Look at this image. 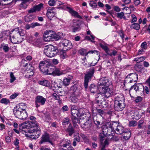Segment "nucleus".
Here are the masks:
<instances>
[{
    "label": "nucleus",
    "mask_w": 150,
    "mask_h": 150,
    "mask_svg": "<svg viewBox=\"0 0 150 150\" xmlns=\"http://www.w3.org/2000/svg\"><path fill=\"white\" fill-rule=\"evenodd\" d=\"M111 139L113 141L117 142L119 140V138L117 136H112V137L111 138Z\"/></svg>",
    "instance_id": "obj_61"
},
{
    "label": "nucleus",
    "mask_w": 150,
    "mask_h": 150,
    "mask_svg": "<svg viewBox=\"0 0 150 150\" xmlns=\"http://www.w3.org/2000/svg\"><path fill=\"white\" fill-rule=\"evenodd\" d=\"M57 2L54 0H50L48 2L49 5L50 6H53L54 4L56 3Z\"/></svg>",
    "instance_id": "obj_59"
},
{
    "label": "nucleus",
    "mask_w": 150,
    "mask_h": 150,
    "mask_svg": "<svg viewBox=\"0 0 150 150\" xmlns=\"http://www.w3.org/2000/svg\"><path fill=\"white\" fill-rule=\"evenodd\" d=\"M30 119L31 121H30L31 125L34 127H37V121L36 120V118L34 116H31L30 117Z\"/></svg>",
    "instance_id": "obj_28"
},
{
    "label": "nucleus",
    "mask_w": 150,
    "mask_h": 150,
    "mask_svg": "<svg viewBox=\"0 0 150 150\" xmlns=\"http://www.w3.org/2000/svg\"><path fill=\"white\" fill-rule=\"evenodd\" d=\"M131 28H134L136 30H139L140 28V25L138 23H134L132 24L130 26Z\"/></svg>",
    "instance_id": "obj_36"
},
{
    "label": "nucleus",
    "mask_w": 150,
    "mask_h": 150,
    "mask_svg": "<svg viewBox=\"0 0 150 150\" xmlns=\"http://www.w3.org/2000/svg\"><path fill=\"white\" fill-rule=\"evenodd\" d=\"M95 72V69L94 67L91 68L89 71L86 74H85L84 76V86L86 90L88 86V83L89 80H91L93 77Z\"/></svg>",
    "instance_id": "obj_7"
},
{
    "label": "nucleus",
    "mask_w": 150,
    "mask_h": 150,
    "mask_svg": "<svg viewBox=\"0 0 150 150\" xmlns=\"http://www.w3.org/2000/svg\"><path fill=\"white\" fill-rule=\"evenodd\" d=\"M143 99L140 96H138L134 100L135 102L136 103H138L141 102L142 100Z\"/></svg>",
    "instance_id": "obj_56"
},
{
    "label": "nucleus",
    "mask_w": 150,
    "mask_h": 150,
    "mask_svg": "<svg viewBox=\"0 0 150 150\" xmlns=\"http://www.w3.org/2000/svg\"><path fill=\"white\" fill-rule=\"evenodd\" d=\"M125 98L122 95H121L115 97L114 108L116 111H122L125 108Z\"/></svg>",
    "instance_id": "obj_3"
},
{
    "label": "nucleus",
    "mask_w": 150,
    "mask_h": 150,
    "mask_svg": "<svg viewBox=\"0 0 150 150\" xmlns=\"http://www.w3.org/2000/svg\"><path fill=\"white\" fill-rule=\"evenodd\" d=\"M2 47L3 50L5 52H8L10 49V48L8 47V45L6 44L2 45Z\"/></svg>",
    "instance_id": "obj_45"
},
{
    "label": "nucleus",
    "mask_w": 150,
    "mask_h": 150,
    "mask_svg": "<svg viewBox=\"0 0 150 150\" xmlns=\"http://www.w3.org/2000/svg\"><path fill=\"white\" fill-rule=\"evenodd\" d=\"M52 33H50V36L52 39V41L54 40H59L61 38V37L60 36L54 32H52Z\"/></svg>",
    "instance_id": "obj_26"
},
{
    "label": "nucleus",
    "mask_w": 150,
    "mask_h": 150,
    "mask_svg": "<svg viewBox=\"0 0 150 150\" xmlns=\"http://www.w3.org/2000/svg\"><path fill=\"white\" fill-rule=\"evenodd\" d=\"M66 131L68 133L70 136H71L74 133V129L71 123L69 124V126L67 128Z\"/></svg>",
    "instance_id": "obj_21"
},
{
    "label": "nucleus",
    "mask_w": 150,
    "mask_h": 150,
    "mask_svg": "<svg viewBox=\"0 0 150 150\" xmlns=\"http://www.w3.org/2000/svg\"><path fill=\"white\" fill-rule=\"evenodd\" d=\"M141 91H144V86L142 84H137L132 86L129 91L130 95L131 97L133 98L134 96L136 93H140Z\"/></svg>",
    "instance_id": "obj_6"
},
{
    "label": "nucleus",
    "mask_w": 150,
    "mask_h": 150,
    "mask_svg": "<svg viewBox=\"0 0 150 150\" xmlns=\"http://www.w3.org/2000/svg\"><path fill=\"white\" fill-rule=\"evenodd\" d=\"M71 101L74 103H76L78 101V99L76 96L72 97L71 99Z\"/></svg>",
    "instance_id": "obj_60"
},
{
    "label": "nucleus",
    "mask_w": 150,
    "mask_h": 150,
    "mask_svg": "<svg viewBox=\"0 0 150 150\" xmlns=\"http://www.w3.org/2000/svg\"><path fill=\"white\" fill-rule=\"evenodd\" d=\"M124 14L123 12L118 13H117V17L120 19H122L124 16Z\"/></svg>",
    "instance_id": "obj_58"
},
{
    "label": "nucleus",
    "mask_w": 150,
    "mask_h": 150,
    "mask_svg": "<svg viewBox=\"0 0 150 150\" xmlns=\"http://www.w3.org/2000/svg\"><path fill=\"white\" fill-rule=\"evenodd\" d=\"M63 146L64 148L62 149V150H75L71 146L67 144H63Z\"/></svg>",
    "instance_id": "obj_32"
},
{
    "label": "nucleus",
    "mask_w": 150,
    "mask_h": 150,
    "mask_svg": "<svg viewBox=\"0 0 150 150\" xmlns=\"http://www.w3.org/2000/svg\"><path fill=\"white\" fill-rule=\"evenodd\" d=\"M63 53H62L61 54L60 57L61 58L63 59H64L67 57L68 56L66 54V53L63 51Z\"/></svg>",
    "instance_id": "obj_63"
},
{
    "label": "nucleus",
    "mask_w": 150,
    "mask_h": 150,
    "mask_svg": "<svg viewBox=\"0 0 150 150\" xmlns=\"http://www.w3.org/2000/svg\"><path fill=\"white\" fill-rule=\"evenodd\" d=\"M90 6L93 8H96L97 6L96 3L93 1H90Z\"/></svg>",
    "instance_id": "obj_52"
},
{
    "label": "nucleus",
    "mask_w": 150,
    "mask_h": 150,
    "mask_svg": "<svg viewBox=\"0 0 150 150\" xmlns=\"http://www.w3.org/2000/svg\"><path fill=\"white\" fill-rule=\"evenodd\" d=\"M49 142L52 144V142L50 140L49 135L48 134L46 133L43 135L42 137V139L39 142L40 144H42L44 142Z\"/></svg>",
    "instance_id": "obj_19"
},
{
    "label": "nucleus",
    "mask_w": 150,
    "mask_h": 150,
    "mask_svg": "<svg viewBox=\"0 0 150 150\" xmlns=\"http://www.w3.org/2000/svg\"><path fill=\"white\" fill-rule=\"evenodd\" d=\"M114 124H115V132L117 134H121L123 133L124 132V127L119 125L116 122H115Z\"/></svg>",
    "instance_id": "obj_17"
},
{
    "label": "nucleus",
    "mask_w": 150,
    "mask_h": 150,
    "mask_svg": "<svg viewBox=\"0 0 150 150\" xmlns=\"http://www.w3.org/2000/svg\"><path fill=\"white\" fill-rule=\"evenodd\" d=\"M71 120L74 127L78 126L80 123L79 119L76 116H72Z\"/></svg>",
    "instance_id": "obj_22"
},
{
    "label": "nucleus",
    "mask_w": 150,
    "mask_h": 150,
    "mask_svg": "<svg viewBox=\"0 0 150 150\" xmlns=\"http://www.w3.org/2000/svg\"><path fill=\"white\" fill-rule=\"evenodd\" d=\"M46 15L48 18L51 20L55 16V12H50L47 13Z\"/></svg>",
    "instance_id": "obj_39"
},
{
    "label": "nucleus",
    "mask_w": 150,
    "mask_h": 150,
    "mask_svg": "<svg viewBox=\"0 0 150 150\" xmlns=\"http://www.w3.org/2000/svg\"><path fill=\"white\" fill-rule=\"evenodd\" d=\"M37 11H38V5H36L33 6V8L30 9L28 10V11L29 13H30L35 12Z\"/></svg>",
    "instance_id": "obj_35"
},
{
    "label": "nucleus",
    "mask_w": 150,
    "mask_h": 150,
    "mask_svg": "<svg viewBox=\"0 0 150 150\" xmlns=\"http://www.w3.org/2000/svg\"><path fill=\"white\" fill-rule=\"evenodd\" d=\"M100 46L106 52L107 54H110L109 50L108 47L102 44H100Z\"/></svg>",
    "instance_id": "obj_33"
},
{
    "label": "nucleus",
    "mask_w": 150,
    "mask_h": 150,
    "mask_svg": "<svg viewBox=\"0 0 150 150\" xmlns=\"http://www.w3.org/2000/svg\"><path fill=\"white\" fill-rule=\"evenodd\" d=\"M141 48H143L144 50H146L147 47V45L146 42H144L142 43L141 45Z\"/></svg>",
    "instance_id": "obj_55"
},
{
    "label": "nucleus",
    "mask_w": 150,
    "mask_h": 150,
    "mask_svg": "<svg viewBox=\"0 0 150 150\" xmlns=\"http://www.w3.org/2000/svg\"><path fill=\"white\" fill-rule=\"evenodd\" d=\"M32 125L31 124L30 121H27L26 122H24L22 124H21V125H20V128H22V129H26L27 130H25V131H27V130H28V129H29L30 128H31L32 127H33V126L31 125ZM23 132H25L24 131L25 130H22Z\"/></svg>",
    "instance_id": "obj_14"
},
{
    "label": "nucleus",
    "mask_w": 150,
    "mask_h": 150,
    "mask_svg": "<svg viewBox=\"0 0 150 150\" xmlns=\"http://www.w3.org/2000/svg\"><path fill=\"white\" fill-rule=\"evenodd\" d=\"M91 53V54L93 53H96L97 55L99 57V59L100 58V55L99 54V53L98 51L96 50H91L89 51L86 53V56H87L88 54Z\"/></svg>",
    "instance_id": "obj_38"
},
{
    "label": "nucleus",
    "mask_w": 150,
    "mask_h": 150,
    "mask_svg": "<svg viewBox=\"0 0 150 150\" xmlns=\"http://www.w3.org/2000/svg\"><path fill=\"white\" fill-rule=\"evenodd\" d=\"M85 119L86 122L83 124V127L84 128L85 131H88L91 127L92 126V122L91 119L89 117L85 116L82 118Z\"/></svg>",
    "instance_id": "obj_12"
},
{
    "label": "nucleus",
    "mask_w": 150,
    "mask_h": 150,
    "mask_svg": "<svg viewBox=\"0 0 150 150\" xmlns=\"http://www.w3.org/2000/svg\"><path fill=\"white\" fill-rule=\"evenodd\" d=\"M70 81L67 78H65L63 81V84L65 86H67L70 84Z\"/></svg>",
    "instance_id": "obj_49"
},
{
    "label": "nucleus",
    "mask_w": 150,
    "mask_h": 150,
    "mask_svg": "<svg viewBox=\"0 0 150 150\" xmlns=\"http://www.w3.org/2000/svg\"><path fill=\"white\" fill-rule=\"evenodd\" d=\"M44 8V4L40 3L38 4V11L43 10Z\"/></svg>",
    "instance_id": "obj_57"
},
{
    "label": "nucleus",
    "mask_w": 150,
    "mask_h": 150,
    "mask_svg": "<svg viewBox=\"0 0 150 150\" xmlns=\"http://www.w3.org/2000/svg\"><path fill=\"white\" fill-rule=\"evenodd\" d=\"M135 70L138 72H139L142 69V65L140 64H136L135 66Z\"/></svg>",
    "instance_id": "obj_47"
},
{
    "label": "nucleus",
    "mask_w": 150,
    "mask_h": 150,
    "mask_svg": "<svg viewBox=\"0 0 150 150\" xmlns=\"http://www.w3.org/2000/svg\"><path fill=\"white\" fill-rule=\"evenodd\" d=\"M100 102H99V104H101L103 108H106L108 105V103L106 101L104 100H101Z\"/></svg>",
    "instance_id": "obj_42"
},
{
    "label": "nucleus",
    "mask_w": 150,
    "mask_h": 150,
    "mask_svg": "<svg viewBox=\"0 0 150 150\" xmlns=\"http://www.w3.org/2000/svg\"><path fill=\"white\" fill-rule=\"evenodd\" d=\"M44 52L47 56L52 57L54 56L58 51L57 47L52 45H47L45 47Z\"/></svg>",
    "instance_id": "obj_4"
},
{
    "label": "nucleus",
    "mask_w": 150,
    "mask_h": 150,
    "mask_svg": "<svg viewBox=\"0 0 150 150\" xmlns=\"http://www.w3.org/2000/svg\"><path fill=\"white\" fill-rule=\"evenodd\" d=\"M98 86V90L100 94H105V97L108 98L110 96L111 92L110 91V89L108 88V86Z\"/></svg>",
    "instance_id": "obj_9"
},
{
    "label": "nucleus",
    "mask_w": 150,
    "mask_h": 150,
    "mask_svg": "<svg viewBox=\"0 0 150 150\" xmlns=\"http://www.w3.org/2000/svg\"><path fill=\"white\" fill-rule=\"evenodd\" d=\"M79 52L81 55L85 56L87 53L86 50L84 49H82L79 50Z\"/></svg>",
    "instance_id": "obj_44"
},
{
    "label": "nucleus",
    "mask_w": 150,
    "mask_h": 150,
    "mask_svg": "<svg viewBox=\"0 0 150 150\" xmlns=\"http://www.w3.org/2000/svg\"><path fill=\"white\" fill-rule=\"evenodd\" d=\"M5 140L7 143H9L11 142L10 137L9 136H6L5 137Z\"/></svg>",
    "instance_id": "obj_64"
},
{
    "label": "nucleus",
    "mask_w": 150,
    "mask_h": 150,
    "mask_svg": "<svg viewBox=\"0 0 150 150\" xmlns=\"http://www.w3.org/2000/svg\"><path fill=\"white\" fill-rule=\"evenodd\" d=\"M10 82L11 83L13 82L16 80V78L14 76V75L13 72H10Z\"/></svg>",
    "instance_id": "obj_37"
},
{
    "label": "nucleus",
    "mask_w": 150,
    "mask_h": 150,
    "mask_svg": "<svg viewBox=\"0 0 150 150\" xmlns=\"http://www.w3.org/2000/svg\"><path fill=\"white\" fill-rule=\"evenodd\" d=\"M99 137L100 141H103L105 139V136L104 134L100 133L99 135Z\"/></svg>",
    "instance_id": "obj_62"
},
{
    "label": "nucleus",
    "mask_w": 150,
    "mask_h": 150,
    "mask_svg": "<svg viewBox=\"0 0 150 150\" xmlns=\"http://www.w3.org/2000/svg\"><path fill=\"white\" fill-rule=\"evenodd\" d=\"M53 76H60L63 74H64L65 73H64L63 71H61L58 68L55 67V70H54Z\"/></svg>",
    "instance_id": "obj_29"
},
{
    "label": "nucleus",
    "mask_w": 150,
    "mask_h": 150,
    "mask_svg": "<svg viewBox=\"0 0 150 150\" xmlns=\"http://www.w3.org/2000/svg\"><path fill=\"white\" fill-rule=\"evenodd\" d=\"M80 29V26L78 25H77L76 27H74L72 29V32H75L76 31L79 30Z\"/></svg>",
    "instance_id": "obj_53"
},
{
    "label": "nucleus",
    "mask_w": 150,
    "mask_h": 150,
    "mask_svg": "<svg viewBox=\"0 0 150 150\" xmlns=\"http://www.w3.org/2000/svg\"><path fill=\"white\" fill-rule=\"evenodd\" d=\"M96 110L99 114L102 116L105 115L106 114L104 111L100 109L96 108Z\"/></svg>",
    "instance_id": "obj_46"
},
{
    "label": "nucleus",
    "mask_w": 150,
    "mask_h": 150,
    "mask_svg": "<svg viewBox=\"0 0 150 150\" xmlns=\"http://www.w3.org/2000/svg\"><path fill=\"white\" fill-rule=\"evenodd\" d=\"M71 14L72 16H76L78 18H81V17L79 15L78 13L75 11L74 10Z\"/></svg>",
    "instance_id": "obj_51"
},
{
    "label": "nucleus",
    "mask_w": 150,
    "mask_h": 150,
    "mask_svg": "<svg viewBox=\"0 0 150 150\" xmlns=\"http://www.w3.org/2000/svg\"><path fill=\"white\" fill-rule=\"evenodd\" d=\"M144 123V121L143 120L141 119L137 122V128L138 129H142L143 128L142 125Z\"/></svg>",
    "instance_id": "obj_40"
},
{
    "label": "nucleus",
    "mask_w": 150,
    "mask_h": 150,
    "mask_svg": "<svg viewBox=\"0 0 150 150\" xmlns=\"http://www.w3.org/2000/svg\"><path fill=\"white\" fill-rule=\"evenodd\" d=\"M115 129V124H112L111 122H108L106 123L105 125L103 127V132L109 136H112V132H113V129Z\"/></svg>",
    "instance_id": "obj_5"
},
{
    "label": "nucleus",
    "mask_w": 150,
    "mask_h": 150,
    "mask_svg": "<svg viewBox=\"0 0 150 150\" xmlns=\"http://www.w3.org/2000/svg\"><path fill=\"white\" fill-rule=\"evenodd\" d=\"M109 79L107 77H104L101 78L100 80V82L98 83V85L99 86H106L108 85L109 84Z\"/></svg>",
    "instance_id": "obj_15"
},
{
    "label": "nucleus",
    "mask_w": 150,
    "mask_h": 150,
    "mask_svg": "<svg viewBox=\"0 0 150 150\" xmlns=\"http://www.w3.org/2000/svg\"><path fill=\"white\" fill-rule=\"evenodd\" d=\"M138 75L136 73H132L129 74L125 78L126 79H130L129 82H136L138 79Z\"/></svg>",
    "instance_id": "obj_13"
},
{
    "label": "nucleus",
    "mask_w": 150,
    "mask_h": 150,
    "mask_svg": "<svg viewBox=\"0 0 150 150\" xmlns=\"http://www.w3.org/2000/svg\"><path fill=\"white\" fill-rule=\"evenodd\" d=\"M38 83L41 85L48 87L50 86V83L47 80H43L40 81H39Z\"/></svg>",
    "instance_id": "obj_30"
},
{
    "label": "nucleus",
    "mask_w": 150,
    "mask_h": 150,
    "mask_svg": "<svg viewBox=\"0 0 150 150\" xmlns=\"http://www.w3.org/2000/svg\"><path fill=\"white\" fill-rule=\"evenodd\" d=\"M71 113L72 116L81 117L84 115L83 110L82 108L78 109L75 106L73 105L71 108Z\"/></svg>",
    "instance_id": "obj_8"
},
{
    "label": "nucleus",
    "mask_w": 150,
    "mask_h": 150,
    "mask_svg": "<svg viewBox=\"0 0 150 150\" xmlns=\"http://www.w3.org/2000/svg\"><path fill=\"white\" fill-rule=\"evenodd\" d=\"M52 96L53 98H54L56 100H59L60 98L59 96L56 93H53L52 94Z\"/></svg>",
    "instance_id": "obj_54"
},
{
    "label": "nucleus",
    "mask_w": 150,
    "mask_h": 150,
    "mask_svg": "<svg viewBox=\"0 0 150 150\" xmlns=\"http://www.w3.org/2000/svg\"><path fill=\"white\" fill-rule=\"evenodd\" d=\"M124 136H123V139L125 140H128L130 138L131 135V132L129 129L127 130V131L124 132Z\"/></svg>",
    "instance_id": "obj_24"
},
{
    "label": "nucleus",
    "mask_w": 150,
    "mask_h": 150,
    "mask_svg": "<svg viewBox=\"0 0 150 150\" xmlns=\"http://www.w3.org/2000/svg\"><path fill=\"white\" fill-rule=\"evenodd\" d=\"M55 69V67L54 66L48 65L45 71V75L49 74L53 75L54 71Z\"/></svg>",
    "instance_id": "obj_16"
},
{
    "label": "nucleus",
    "mask_w": 150,
    "mask_h": 150,
    "mask_svg": "<svg viewBox=\"0 0 150 150\" xmlns=\"http://www.w3.org/2000/svg\"><path fill=\"white\" fill-rule=\"evenodd\" d=\"M25 34V30L22 29H19L17 28L14 29L13 34L10 35L11 42L14 44L19 43L23 40V38Z\"/></svg>",
    "instance_id": "obj_2"
},
{
    "label": "nucleus",
    "mask_w": 150,
    "mask_h": 150,
    "mask_svg": "<svg viewBox=\"0 0 150 150\" xmlns=\"http://www.w3.org/2000/svg\"><path fill=\"white\" fill-rule=\"evenodd\" d=\"M0 102L1 103H4L6 105H7L8 103H10L9 100L6 98L2 99L1 100Z\"/></svg>",
    "instance_id": "obj_48"
},
{
    "label": "nucleus",
    "mask_w": 150,
    "mask_h": 150,
    "mask_svg": "<svg viewBox=\"0 0 150 150\" xmlns=\"http://www.w3.org/2000/svg\"><path fill=\"white\" fill-rule=\"evenodd\" d=\"M89 90L91 92L93 93H96L98 89V87L94 84H91L89 86Z\"/></svg>",
    "instance_id": "obj_20"
},
{
    "label": "nucleus",
    "mask_w": 150,
    "mask_h": 150,
    "mask_svg": "<svg viewBox=\"0 0 150 150\" xmlns=\"http://www.w3.org/2000/svg\"><path fill=\"white\" fill-rule=\"evenodd\" d=\"M44 40L46 41L49 42L52 39L50 36V32L48 33L47 34H45L44 36Z\"/></svg>",
    "instance_id": "obj_34"
},
{
    "label": "nucleus",
    "mask_w": 150,
    "mask_h": 150,
    "mask_svg": "<svg viewBox=\"0 0 150 150\" xmlns=\"http://www.w3.org/2000/svg\"><path fill=\"white\" fill-rule=\"evenodd\" d=\"M146 59L145 57H137L135 59L134 61H137V63H139L143 61Z\"/></svg>",
    "instance_id": "obj_43"
},
{
    "label": "nucleus",
    "mask_w": 150,
    "mask_h": 150,
    "mask_svg": "<svg viewBox=\"0 0 150 150\" xmlns=\"http://www.w3.org/2000/svg\"><path fill=\"white\" fill-rule=\"evenodd\" d=\"M95 99L97 103H99V102H100L101 100H104V98H102V94L99 93H97L96 95Z\"/></svg>",
    "instance_id": "obj_23"
},
{
    "label": "nucleus",
    "mask_w": 150,
    "mask_h": 150,
    "mask_svg": "<svg viewBox=\"0 0 150 150\" xmlns=\"http://www.w3.org/2000/svg\"><path fill=\"white\" fill-rule=\"evenodd\" d=\"M26 106L24 103L17 104L14 108L13 112L15 116L20 119L24 120L28 117V114L25 110Z\"/></svg>",
    "instance_id": "obj_1"
},
{
    "label": "nucleus",
    "mask_w": 150,
    "mask_h": 150,
    "mask_svg": "<svg viewBox=\"0 0 150 150\" xmlns=\"http://www.w3.org/2000/svg\"><path fill=\"white\" fill-rule=\"evenodd\" d=\"M137 125V122L136 121L132 120L129 121V127H135Z\"/></svg>",
    "instance_id": "obj_41"
},
{
    "label": "nucleus",
    "mask_w": 150,
    "mask_h": 150,
    "mask_svg": "<svg viewBox=\"0 0 150 150\" xmlns=\"http://www.w3.org/2000/svg\"><path fill=\"white\" fill-rule=\"evenodd\" d=\"M69 119L68 117L64 118L62 120V125H66L69 124Z\"/></svg>",
    "instance_id": "obj_50"
},
{
    "label": "nucleus",
    "mask_w": 150,
    "mask_h": 150,
    "mask_svg": "<svg viewBox=\"0 0 150 150\" xmlns=\"http://www.w3.org/2000/svg\"><path fill=\"white\" fill-rule=\"evenodd\" d=\"M47 61L46 60L42 61L40 63L39 68L43 74L44 73L45 71L46 67H47Z\"/></svg>",
    "instance_id": "obj_18"
},
{
    "label": "nucleus",
    "mask_w": 150,
    "mask_h": 150,
    "mask_svg": "<svg viewBox=\"0 0 150 150\" xmlns=\"http://www.w3.org/2000/svg\"><path fill=\"white\" fill-rule=\"evenodd\" d=\"M35 16L32 14H27L24 17V20L27 22H29L34 19Z\"/></svg>",
    "instance_id": "obj_25"
},
{
    "label": "nucleus",
    "mask_w": 150,
    "mask_h": 150,
    "mask_svg": "<svg viewBox=\"0 0 150 150\" xmlns=\"http://www.w3.org/2000/svg\"><path fill=\"white\" fill-rule=\"evenodd\" d=\"M60 46L61 45L63 46V49L62 51H67L72 48V45L71 42L69 40L64 39L62 40L59 43Z\"/></svg>",
    "instance_id": "obj_10"
},
{
    "label": "nucleus",
    "mask_w": 150,
    "mask_h": 150,
    "mask_svg": "<svg viewBox=\"0 0 150 150\" xmlns=\"http://www.w3.org/2000/svg\"><path fill=\"white\" fill-rule=\"evenodd\" d=\"M38 35V33L36 32L35 35V37H33L32 39V42L34 45L37 46L38 45V39L37 38Z\"/></svg>",
    "instance_id": "obj_31"
},
{
    "label": "nucleus",
    "mask_w": 150,
    "mask_h": 150,
    "mask_svg": "<svg viewBox=\"0 0 150 150\" xmlns=\"http://www.w3.org/2000/svg\"><path fill=\"white\" fill-rule=\"evenodd\" d=\"M46 99L40 96H38V103L41 105H44L46 101Z\"/></svg>",
    "instance_id": "obj_27"
},
{
    "label": "nucleus",
    "mask_w": 150,
    "mask_h": 150,
    "mask_svg": "<svg viewBox=\"0 0 150 150\" xmlns=\"http://www.w3.org/2000/svg\"><path fill=\"white\" fill-rule=\"evenodd\" d=\"M37 129L38 128L36 127V129H33V131L32 130L31 131L29 130H27V131H24L25 133V136L30 138L31 139H37L38 138V137L36 135L37 132Z\"/></svg>",
    "instance_id": "obj_11"
}]
</instances>
